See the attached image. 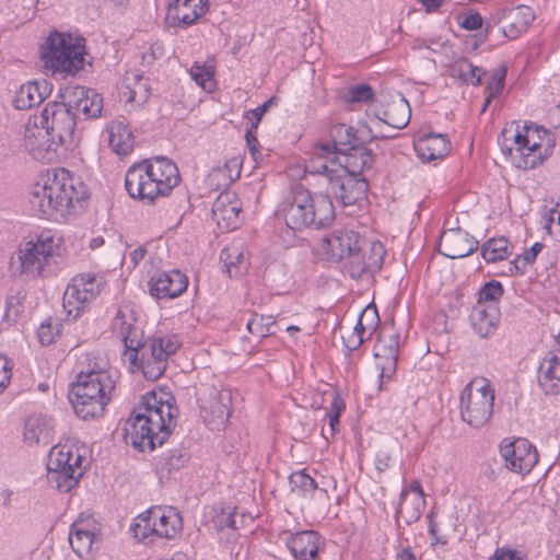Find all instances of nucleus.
Wrapping results in <instances>:
<instances>
[{"instance_id":"obj_1","label":"nucleus","mask_w":560,"mask_h":560,"mask_svg":"<svg viewBox=\"0 0 560 560\" xmlns=\"http://www.w3.org/2000/svg\"><path fill=\"white\" fill-rule=\"evenodd\" d=\"M136 313L129 305H121L112 320L113 332L124 342V355L150 381L160 378L166 370L168 358L180 343L176 336H152L142 340V331L136 326Z\"/></svg>"},{"instance_id":"obj_2","label":"nucleus","mask_w":560,"mask_h":560,"mask_svg":"<svg viewBox=\"0 0 560 560\" xmlns=\"http://www.w3.org/2000/svg\"><path fill=\"white\" fill-rule=\"evenodd\" d=\"M178 409L170 393L151 390L145 393L133 408L127 436L140 452H152L162 446L176 425Z\"/></svg>"},{"instance_id":"obj_3","label":"nucleus","mask_w":560,"mask_h":560,"mask_svg":"<svg viewBox=\"0 0 560 560\" xmlns=\"http://www.w3.org/2000/svg\"><path fill=\"white\" fill-rule=\"evenodd\" d=\"M75 113L57 97L48 102L39 115L28 119L24 131L25 147L36 159L50 161L59 147L75 142Z\"/></svg>"},{"instance_id":"obj_4","label":"nucleus","mask_w":560,"mask_h":560,"mask_svg":"<svg viewBox=\"0 0 560 560\" xmlns=\"http://www.w3.org/2000/svg\"><path fill=\"white\" fill-rule=\"evenodd\" d=\"M89 198L86 185L66 168L48 171L34 184L30 205L39 218L67 219Z\"/></svg>"},{"instance_id":"obj_5","label":"nucleus","mask_w":560,"mask_h":560,"mask_svg":"<svg viewBox=\"0 0 560 560\" xmlns=\"http://www.w3.org/2000/svg\"><path fill=\"white\" fill-rule=\"evenodd\" d=\"M179 180L176 164L164 156L143 160L130 166L125 176L129 196L145 203L167 195Z\"/></svg>"},{"instance_id":"obj_6","label":"nucleus","mask_w":560,"mask_h":560,"mask_svg":"<svg viewBox=\"0 0 560 560\" xmlns=\"http://www.w3.org/2000/svg\"><path fill=\"white\" fill-rule=\"evenodd\" d=\"M502 130V150L505 151L518 168L532 170L551 155L555 140L542 127L537 125H516Z\"/></svg>"},{"instance_id":"obj_7","label":"nucleus","mask_w":560,"mask_h":560,"mask_svg":"<svg viewBox=\"0 0 560 560\" xmlns=\"http://www.w3.org/2000/svg\"><path fill=\"white\" fill-rule=\"evenodd\" d=\"M332 200L323 192L312 194L302 185H296L285 209L284 220L291 230L304 228L323 229L334 221Z\"/></svg>"},{"instance_id":"obj_8","label":"nucleus","mask_w":560,"mask_h":560,"mask_svg":"<svg viewBox=\"0 0 560 560\" xmlns=\"http://www.w3.org/2000/svg\"><path fill=\"white\" fill-rule=\"evenodd\" d=\"M306 171L311 175H318L319 184L326 185V192L323 194L328 195L330 199L335 198L343 207L359 205L366 198V179L345 174V170L336 166V162L330 161L328 164L311 160Z\"/></svg>"},{"instance_id":"obj_9","label":"nucleus","mask_w":560,"mask_h":560,"mask_svg":"<svg viewBox=\"0 0 560 560\" xmlns=\"http://www.w3.org/2000/svg\"><path fill=\"white\" fill-rule=\"evenodd\" d=\"M85 45L83 38H73L70 34L54 32L40 47L44 68L52 74L75 75L85 65Z\"/></svg>"},{"instance_id":"obj_10","label":"nucleus","mask_w":560,"mask_h":560,"mask_svg":"<svg viewBox=\"0 0 560 560\" xmlns=\"http://www.w3.org/2000/svg\"><path fill=\"white\" fill-rule=\"evenodd\" d=\"M494 389L483 377L474 378L460 394V416L472 428H481L493 413Z\"/></svg>"},{"instance_id":"obj_11","label":"nucleus","mask_w":560,"mask_h":560,"mask_svg":"<svg viewBox=\"0 0 560 560\" xmlns=\"http://www.w3.org/2000/svg\"><path fill=\"white\" fill-rule=\"evenodd\" d=\"M82 456L68 445L51 447L48 460V480L54 482L61 492H69L77 483L83 471L81 469Z\"/></svg>"},{"instance_id":"obj_12","label":"nucleus","mask_w":560,"mask_h":560,"mask_svg":"<svg viewBox=\"0 0 560 560\" xmlns=\"http://www.w3.org/2000/svg\"><path fill=\"white\" fill-rule=\"evenodd\" d=\"M182 529L179 513L173 508L152 506L140 514L131 527L138 539L150 536L173 538Z\"/></svg>"},{"instance_id":"obj_13","label":"nucleus","mask_w":560,"mask_h":560,"mask_svg":"<svg viewBox=\"0 0 560 560\" xmlns=\"http://www.w3.org/2000/svg\"><path fill=\"white\" fill-rule=\"evenodd\" d=\"M105 280L96 273L75 276L63 294V307L68 315L75 319L85 304L98 296L104 289Z\"/></svg>"},{"instance_id":"obj_14","label":"nucleus","mask_w":560,"mask_h":560,"mask_svg":"<svg viewBox=\"0 0 560 560\" xmlns=\"http://www.w3.org/2000/svg\"><path fill=\"white\" fill-rule=\"evenodd\" d=\"M533 20V10L527 5L499 8L486 21V32L491 33L495 26H500L504 37L515 39L527 30Z\"/></svg>"},{"instance_id":"obj_15","label":"nucleus","mask_w":560,"mask_h":560,"mask_svg":"<svg viewBox=\"0 0 560 560\" xmlns=\"http://www.w3.org/2000/svg\"><path fill=\"white\" fill-rule=\"evenodd\" d=\"M386 250L381 242L364 240L346 259L345 270L352 279L373 276L383 265Z\"/></svg>"},{"instance_id":"obj_16","label":"nucleus","mask_w":560,"mask_h":560,"mask_svg":"<svg viewBox=\"0 0 560 560\" xmlns=\"http://www.w3.org/2000/svg\"><path fill=\"white\" fill-rule=\"evenodd\" d=\"M58 98L75 113L77 121L82 118H96L102 114L103 97L92 89L81 85L65 86L59 90Z\"/></svg>"},{"instance_id":"obj_17","label":"nucleus","mask_w":560,"mask_h":560,"mask_svg":"<svg viewBox=\"0 0 560 560\" xmlns=\"http://www.w3.org/2000/svg\"><path fill=\"white\" fill-rule=\"evenodd\" d=\"M500 454L505 467L516 474H528L538 463L536 447L526 439H504L500 444Z\"/></svg>"},{"instance_id":"obj_18","label":"nucleus","mask_w":560,"mask_h":560,"mask_svg":"<svg viewBox=\"0 0 560 560\" xmlns=\"http://www.w3.org/2000/svg\"><path fill=\"white\" fill-rule=\"evenodd\" d=\"M54 254V241L51 238L27 242L12 257V266L19 262L21 273L39 276Z\"/></svg>"},{"instance_id":"obj_19","label":"nucleus","mask_w":560,"mask_h":560,"mask_svg":"<svg viewBox=\"0 0 560 560\" xmlns=\"http://www.w3.org/2000/svg\"><path fill=\"white\" fill-rule=\"evenodd\" d=\"M116 385V372L106 370L104 366L94 364L85 371H81L77 376V382L72 385V390L83 393V395L110 396Z\"/></svg>"},{"instance_id":"obj_20","label":"nucleus","mask_w":560,"mask_h":560,"mask_svg":"<svg viewBox=\"0 0 560 560\" xmlns=\"http://www.w3.org/2000/svg\"><path fill=\"white\" fill-rule=\"evenodd\" d=\"M331 142L319 143L315 147L314 156L318 163L335 162L336 155L353 149V127L346 124H336L329 130Z\"/></svg>"},{"instance_id":"obj_21","label":"nucleus","mask_w":560,"mask_h":560,"mask_svg":"<svg viewBox=\"0 0 560 560\" xmlns=\"http://www.w3.org/2000/svg\"><path fill=\"white\" fill-rule=\"evenodd\" d=\"M440 253L444 256L457 259L471 255L478 249V241L460 229L444 231L440 244Z\"/></svg>"},{"instance_id":"obj_22","label":"nucleus","mask_w":560,"mask_h":560,"mask_svg":"<svg viewBox=\"0 0 560 560\" xmlns=\"http://www.w3.org/2000/svg\"><path fill=\"white\" fill-rule=\"evenodd\" d=\"M242 202L236 194L230 190L222 191L212 205L213 220L221 229L234 230L241 222Z\"/></svg>"},{"instance_id":"obj_23","label":"nucleus","mask_w":560,"mask_h":560,"mask_svg":"<svg viewBox=\"0 0 560 560\" xmlns=\"http://www.w3.org/2000/svg\"><path fill=\"white\" fill-rule=\"evenodd\" d=\"M187 277L179 270L161 271L150 280V293L156 299H174L186 291Z\"/></svg>"},{"instance_id":"obj_24","label":"nucleus","mask_w":560,"mask_h":560,"mask_svg":"<svg viewBox=\"0 0 560 560\" xmlns=\"http://www.w3.org/2000/svg\"><path fill=\"white\" fill-rule=\"evenodd\" d=\"M208 10V0H174L167 8V20L172 26L188 27Z\"/></svg>"},{"instance_id":"obj_25","label":"nucleus","mask_w":560,"mask_h":560,"mask_svg":"<svg viewBox=\"0 0 560 560\" xmlns=\"http://www.w3.org/2000/svg\"><path fill=\"white\" fill-rule=\"evenodd\" d=\"M364 238L359 233L346 229H335L330 234L325 236V249L335 260L346 259L354 249H358Z\"/></svg>"},{"instance_id":"obj_26","label":"nucleus","mask_w":560,"mask_h":560,"mask_svg":"<svg viewBox=\"0 0 560 560\" xmlns=\"http://www.w3.org/2000/svg\"><path fill=\"white\" fill-rule=\"evenodd\" d=\"M537 381L545 394H560V352L551 351L545 355L538 368Z\"/></svg>"},{"instance_id":"obj_27","label":"nucleus","mask_w":560,"mask_h":560,"mask_svg":"<svg viewBox=\"0 0 560 560\" xmlns=\"http://www.w3.org/2000/svg\"><path fill=\"white\" fill-rule=\"evenodd\" d=\"M52 91V84L47 80L30 81L19 89L13 98V104L18 109H28L39 105L46 100Z\"/></svg>"},{"instance_id":"obj_28","label":"nucleus","mask_w":560,"mask_h":560,"mask_svg":"<svg viewBox=\"0 0 560 560\" xmlns=\"http://www.w3.org/2000/svg\"><path fill=\"white\" fill-rule=\"evenodd\" d=\"M69 399L75 415L83 420H90L103 416L110 396L83 395L71 389Z\"/></svg>"},{"instance_id":"obj_29","label":"nucleus","mask_w":560,"mask_h":560,"mask_svg":"<svg viewBox=\"0 0 560 560\" xmlns=\"http://www.w3.org/2000/svg\"><path fill=\"white\" fill-rule=\"evenodd\" d=\"M470 323L474 330L482 338L492 335L500 322L501 313L497 304L483 305L477 303L470 312Z\"/></svg>"},{"instance_id":"obj_30","label":"nucleus","mask_w":560,"mask_h":560,"mask_svg":"<svg viewBox=\"0 0 560 560\" xmlns=\"http://www.w3.org/2000/svg\"><path fill=\"white\" fill-rule=\"evenodd\" d=\"M319 536L314 530H303L292 535L287 545L295 558L300 560H319Z\"/></svg>"},{"instance_id":"obj_31","label":"nucleus","mask_w":560,"mask_h":560,"mask_svg":"<svg viewBox=\"0 0 560 560\" xmlns=\"http://www.w3.org/2000/svg\"><path fill=\"white\" fill-rule=\"evenodd\" d=\"M418 156L424 162H431L444 158L450 152V142L440 133H431L421 137L415 143Z\"/></svg>"},{"instance_id":"obj_32","label":"nucleus","mask_w":560,"mask_h":560,"mask_svg":"<svg viewBox=\"0 0 560 560\" xmlns=\"http://www.w3.org/2000/svg\"><path fill=\"white\" fill-rule=\"evenodd\" d=\"M341 155H343V162L336 163V166H341L345 174L355 177H361L362 172L370 168L374 162L372 150L365 147H353Z\"/></svg>"},{"instance_id":"obj_33","label":"nucleus","mask_w":560,"mask_h":560,"mask_svg":"<svg viewBox=\"0 0 560 560\" xmlns=\"http://www.w3.org/2000/svg\"><path fill=\"white\" fill-rule=\"evenodd\" d=\"M24 440L31 445L49 444L52 440L51 420L43 415L28 417L24 427Z\"/></svg>"},{"instance_id":"obj_34","label":"nucleus","mask_w":560,"mask_h":560,"mask_svg":"<svg viewBox=\"0 0 560 560\" xmlns=\"http://www.w3.org/2000/svg\"><path fill=\"white\" fill-rule=\"evenodd\" d=\"M380 317L377 314V310L374 305H368L360 314L358 323L354 327V332L352 334V339L347 343V347L350 350H355L364 342V334L369 331V338L372 332L375 330L378 325Z\"/></svg>"},{"instance_id":"obj_35","label":"nucleus","mask_w":560,"mask_h":560,"mask_svg":"<svg viewBox=\"0 0 560 560\" xmlns=\"http://www.w3.org/2000/svg\"><path fill=\"white\" fill-rule=\"evenodd\" d=\"M424 506V497L418 494L408 495L406 491H401L396 510V518L397 521H404L407 525H411L421 517Z\"/></svg>"},{"instance_id":"obj_36","label":"nucleus","mask_w":560,"mask_h":560,"mask_svg":"<svg viewBox=\"0 0 560 560\" xmlns=\"http://www.w3.org/2000/svg\"><path fill=\"white\" fill-rule=\"evenodd\" d=\"M109 145L118 155L129 154L135 147V137L130 128L122 121H114L108 129Z\"/></svg>"},{"instance_id":"obj_37","label":"nucleus","mask_w":560,"mask_h":560,"mask_svg":"<svg viewBox=\"0 0 560 560\" xmlns=\"http://www.w3.org/2000/svg\"><path fill=\"white\" fill-rule=\"evenodd\" d=\"M410 116L411 110L409 104L401 97L388 104L383 110L382 116H377V118L387 126L400 130L408 125Z\"/></svg>"},{"instance_id":"obj_38","label":"nucleus","mask_w":560,"mask_h":560,"mask_svg":"<svg viewBox=\"0 0 560 560\" xmlns=\"http://www.w3.org/2000/svg\"><path fill=\"white\" fill-rule=\"evenodd\" d=\"M241 161L238 158H232L223 165L215 166L208 175L210 185L218 189L230 186L241 174Z\"/></svg>"},{"instance_id":"obj_39","label":"nucleus","mask_w":560,"mask_h":560,"mask_svg":"<svg viewBox=\"0 0 560 560\" xmlns=\"http://www.w3.org/2000/svg\"><path fill=\"white\" fill-rule=\"evenodd\" d=\"M398 351L399 334L390 332L389 335H386L385 332H382L375 346V357L386 359L388 362L387 369H395L398 359ZM385 370V366L381 369L380 377L384 376Z\"/></svg>"},{"instance_id":"obj_40","label":"nucleus","mask_w":560,"mask_h":560,"mask_svg":"<svg viewBox=\"0 0 560 560\" xmlns=\"http://www.w3.org/2000/svg\"><path fill=\"white\" fill-rule=\"evenodd\" d=\"M69 542L72 550L79 557H83L91 552L93 545L97 542V538L92 530L83 527L82 522H75L70 528Z\"/></svg>"},{"instance_id":"obj_41","label":"nucleus","mask_w":560,"mask_h":560,"mask_svg":"<svg viewBox=\"0 0 560 560\" xmlns=\"http://www.w3.org/2000/svg\"><path fill=\"white\" fill-rule=\"evenodd\" d=\"M291 492L303 498L327 497L325 489H318L316 481L304 470L294 471L289 477Z\"/></svg>"},{"instance_id":"obj_42","label":"nucleus","mask_w":560,"mask_h":560,"mask_svg":"<svg viewBox=\"0 0 560 560\" xmlns=\"http://www.w3.org/2000/svg\"><path fill=\"white\" fill-rule=\"evenodd\" d=\"M512 252L513 245L504 236L489 238L480 247V254L488 264L508 259Z\"/></svg>"},{"instance_id":"obj_43","label":"nucleus","mask_w":560,"mask_h":560,"mask_svg":"<svg viewBox=\"0 0 560 560\" xmlns=\"http://www.w3.org/2000/svg\"><path fill=\"white\" fill-rule=\"evenodd\" d=\"M220 260L223 264L224 271L230 277L242 275L246 269L245 256L242 248L237 245H231L222 249Z\"/></svg>"},{"instance_id":"obj_44","label":"nucleus","mask_w":560,"mask_h":560,"mask_svg":"<svg viewBox=\"0 0 560 560\" xmlns=\"http://www.w3.org/2000/svg\"><path fill=\"white\" fill-rule=\"evenodd\" d=\"M190 459V453L183 445L178 444L161 455L158 466L168 472L184 467Z\"/></svg>"},{"instance_id":"obj_45","label":"nucleus","mask_w":560,"mask_h":560,"mask_svg":"<svg viewBox=\"0 0 560 560\" xmlns=\"http://www.w3.org/2000/svg\"><path fill=\"white\" fill-rule=\"evenodd\" d=\"M453 77H457L464 83L479 85L481 83V69L474 66L468 59L462 58L452 67Z\"/></svg>"},{"instance_id":"obj_46","label":"nucleus","mask_w":560,"mask_h":560,"mask_svg":"<svg viewBox=\"0 0 560 560\" xmlns=\"http://www.w3.org/2000/svg\"><path fill=\"white\" fill-rule=\"evenodd\" d=\"M230 401L231 395L229 392H220L218 394L217 400L210 406L212 419L209 420V423H215L218 428L225 425L231 416Z\"/></svg>"},{"instance_id":"obj_47","label":"nucleus","mask_w":560,"mask_h":560,"mask_svg":"<svg viewBox=\"0 0 560 560\" xmlns=\"http://www.w3.org/2000/svg\"><path fill=\"white\" fill-rule=\"evenodd\" d=\"M275 325L276 320L272 316L254 314L253 317L247 322L246 328L252 335L265 338L276 334V331L272 329Z\"/></svg>"},{"instance_id":"obj_48","label":"nucleus","mask_w":560,"mask_h":560,"mask_svg":"<svg viewBox=\"0 0 560 560\" xmlns=\"http://www.w3.org/2000/svg\"><path fill=\"white\" fill-rule=\"evenodd\" d=\"M374 90L371 85L362 83L351 85L342 95L343 103H368L374 98Z\"/></svg>"},{"instance_id":"obj_49","label":"nucleus","mask_w":560,"mask_h":560,"mask_svg":"<svg viewBox=\"0 0 560 560\" xmlns=\"http://www.w3.org/2000/svg\"><path fill=\"white\" fill-rule=\"evenodd\" d=\"M506 72L508 68L505 65H500L492 70L485 88V93H489V98H495L501 94L504 89Z\"/></svg>"},{"instance_id":"obj_50","label":"nucleus","mask_w":560,"mask_h":560,"mask_svg":"<svg viewBox=\"0 0 560 560\" xmlns=\"http://www.w3.org/2000/svg\"><path fill=\"white\" fill-rule=\"evenodd\" d=\"M504 293V289L501 282L497 280H491L485 283L479 291V300L477 303H482L483 305L497 304L499 300L502 298Z\"/></svg>"},{"instance_id":"obj_51","label":"nucleus","mask_w":560,"mask_h":560,"mask_svg":"<svg viewBox=\"0 0 560 560\" xmlns=\"http://www.w3.org/2000/svg\"><path fill=\"white\" fill-rule=\"evenodd\" d=\"M191 79L201 88L206 89L207 83L213 79L214 70L212 67L195 62L189 70Z\"/></svg>"},{"instance_id":"obj_52","label":"nucleus","mask_w":560,"mask_h":560,"mask_svg":"<svg viewBox=\"0 0 560 560\" xmlns=\"http://www.w3.org/2000/svg\"><path fill=\"white\" fill-rule=\"evenodd\" d=\"M23 311L22 299L19 295H10L5 301L3 318L9 324L16 323Z\"/></svg>"},{"instance_id":"obj_53","label":"nucleus","mask_w":560,"mask_h":560,"mask_svg":"<svg viewBox=\"0 0 560 560\" xmlns=\"http://www.w3.org/2000/svg\"><path fill=\"white\" fill-rule=\"evenodd\" d=\"M376 138L372 129L366 124H361L357 128L353 127L354 147H364L365 143Z\"/></svg>"},{"instance_id":"obj_54","label":"nucleus","mask_w":560,"mask_h":560,"mask_svg":"<svg viewBox=\"0 0 560 560\" xmlns=\"http://www.w3.org/2000/svg\"><path fill=\"white\" fill-rule=\"evenodd\" d=\"M271 103L272 98H269L262 105L246 112L245 118L250 121L252 129H257L262 116L268 110Z\"/></svg>"},{"instance_id":"obj_55","label":"nucleus","mask_w":560,"mask_h":560,"mask_svg":"<svg viewBox=\"0 0 560 560\" xmlns=\"http://www.w3.org/2000/svg\"><path fill=\"white\" fill-rule=\"evenodd\" d=\"M490 560H526V557L511 548H498Z\"/></svg>"},{"instance_id":"obj_56","label":"nucleus","mask_w":560,"mask_h":560,"mask_svg":"<svg viewBox=\"0 0 560 560\" xmlns=\"http://www.w3.org/2000/svg\"><path fill=\"white\" fill-rule=\"evenodd\" d=\"M11 362L7 357L0 355V392L10 383L12 376Z\"/></svg>"},{"instance_id":"obj_57","label":"nucleus","mask_w":560,"mask_h":560,"mask_svg":"<svg viewBox=\"0 0 560 560\" xmlns=\"http://www.w3.org/2000/svg\"><path fill=\"white\" fill-rule=\"evenodd\" d=\"M483 24V19L478 12H474L464 16L460 26L467 31H477Z\"/></svg>"},{"instance_id":"obj_58","label":"nucleus","mask_w":560,"mask_h":560,"mask_svg":"<svg viewBox=\"0 0 560 560\" xmlns=\"http://www.w3.org/2000/svg\"><path fill=\"white\" fill-rule=\"evenodd\" d=\"M542 248L544 244L536 242L529 249H527L524 253V255L522 256V259L524 261V268L527 265H532L536 260L537 255L542 250Z\"/></svg>"},{"instance_id":"obj_59","label":"nucleus","mask_w":560,"mask_h":560,"mask_svg":"<svg viewBox=\"0 0 560 560\" xmlns=\"http://www.w3.org/2000/svg\"><path fill=\"white\" fill-rule=\"evenodd\" d=\"M38 339L44 346H48L54 342V334L50 330V324L43 323L38 328Z\"/></svg>"},{"instance_id":"obj_60","label":"nucleus","mask_w":560,"mask_h":560,"mask_svg":"<svg viewBox=\"0 0 560 560\" xmlns=\"http://www.w3.org/2000/svg\"><path fill=\"white\" fill-rule=\"evenodd\" d=\"M217 523L220 525L221 528H224V527H230L233 529L237 528L234 512L222 513V515L218 517Z\"/></svg>"},{"instance_id":"obj_61","label":"nucleus","mask_w":560,"mask_h":560,"mask_svg":"<svg viewBox=\"0 0 560 560\" xmlns=\"http://www.w3.org/2000/svg\"><path fill=\"white\" fill-rule=\"evenodd\" d=\"M553 225H558L560 228V210L558 209H550L546 218L545 228L549 231V233H552L551 230Z\"/></svg>"},{"instance_id":"obj_62","label":"nucleus","mask_w":560,"mask_h":560,"mask_svg":"<svg viewBox=\"0 0 560 560\" xmlns=\"http://www.w3.org/2000/svg\"><path fill=\"white\" fill-rule=\"evenodd\" d=\"M401 491H406L408 495L418 494L420 497H424L421 483L418 480L411 481L410 486Z\"/></svg>"},{"instance_id":"obj_63","label":"nucleus","mask_w":560,"mask_h":560,"mask_svg":"<svg viewBox=\"0 0 560 560\" xmlns=\"http://www.w3.org/2000/svg\"><path fill=\"white\" fill-rule=\"evenodd\" d=\"M420 2L424 8L427 12H433L438 10L445 0H417Z\"/></svg>"},{"instance_id":"obj_64","label":"nucleus","mask_w":560,"mask_h":560,"mask_svg":"<svg viewBox=\"0 0 560 560\" xmlns=\"http://www.w3.org/2000/svg\"><path fill=\"white\" fill-rule=\"evenodd\" d=\"M145 254H147V249L144 247H142V246L133 249L130 253V258H131L133 265L135 266L138 265L139 261H141L144 258Z\"/></svg>"}]
</instances>
